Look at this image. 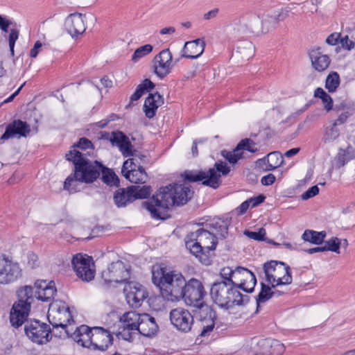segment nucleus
<instances>
[{
	"instance_id": "bf43d9fd",
	"label": "nucleus",
	"mask_w": 355,
	"mask_h": 355,
	"mask_svg": "<svg viewBox=\"0 0 355 355\" xmlns=\"http://www.w3.org/2000/svg\"><path fill=\"white\" fill-rule=\"evenodd\" d=\"M340 43L343 48L348 51L354 48L355 44L353 41L350 40L348 36H345L340 39Z\"/></svg>"
},
{
	"instance_id": "680f3d73",
	"label": "nucleus",
	"mask_w": 355,
	"mask_h": 355,
	"mask_svg": "<svg viewBox=\"0 0 355 355\" xmlns=\"http://www.w3.org/2000/svg\"><path fill=\"white\" fill-rule=\"evenodd\" d=\"M144 92L146 90L152 89L155 87V84L149 79H145L138 85Z\"/></svg>"
},
{
	"instance_id": "cd10ccee",
	"label": "nucleus",
	"mask_w": 355,
	"mask_h": 355,
	"mask_svg": "<svg viewBox=\"0 0 355 355\" xmlns=\"http://www.w3.org/2000/svg\"><path fill=\"white\" fill-rule=\"evenodd\" d=\"M158 330V326L155 318L148 314H141L139 324H137V331L144 336H154Z\"/></svg>"
},
{
	"instance_id": "2eb2a0df",
	"label": "nucleus",
	"mask_w": 355,
	"mask_h": 355,
	"mask_svg": "<svg viewBox=\"0 0 355 355\" xmlns=\"http://www.w3.org/2000/svg\"><path fill=\"white\" fill-rule=\"evenodd\" d=\"M205 293L200 281L193 278L186 282L182 298H184L185 302L189 306H196L203 302Z\"/></svg>"
},
{
	"instance_id": "09e8293b",
	"label": "nucleus",
	"mask_w": 355,
	"mask_h": 355,
	"mask_svg": "<svg viewBox=\"0 0 355 355\" xmlns=\"http://www.w3.org/2000/svg\"><path fill=\"white\" fill-rule=\"evenodd\" d=\"M80 182L75 175L69 176L64 182V189L67 190L69 193H75L78 191V184Z\"/></svg>"
},
{
	"instance_id": "69168bd1",
	"label": "nucleus",
	"mask_w": 355,
	"mask_h": 355,
	"mask_svg": "<svg viewBox=\"0 0 355 355\" xmlns=\"http://www.w3.org/2000/svg\"><path fill=\"white\" fill-rule=\"evenodd\" d=\"M42 47V44L40 41H37L33 48L30 51V55L31 58H36Z\"/></svg>"
},
{
	"instance_id": "a19ab883",
	"label": "nucleus",
	"mask_w": 355,
	"mask_h": 355,
	"mask_svg": "<svg viewBox=\"0 0 355 355\" xmlns=\"http://www.w3.org/2000/svg\"><path fill=\"white\" fill-rule=\"evenodd\" d=\"M73 148L83 153L84 157H87L93 154L94 146L90 140L87 138H81L77 144L73 146Z\"/></svg>"
},
{
	"instance_id": "37998d69",
	"label": "nucleus",
	"mask_w": 355,
	"mask_h": 355,
	"mask_svg": "<svg viewBox=\"0 0 355 355\" xmlns=\"http://www.w3.org/2000/svg\"><path fill=\"white\" fill-rule=\"evenodd\" d=\"M129 189L132 197L133 198V201L137 198H146L151 193L150 187L148 186L141 187L136 185L130 187Z\"/></svg>"
},
{
	"instance_id": "4d7b16f0",
	"label": "nucleus",
	"mask_w": 355,
	"mask_h": 355,
	"mask_svg": "<svg viewBox=\"0 0 355 355\" xmlns=\"http://www.w3.org/2000/svg\"><path fill=\"white\" fill-rule=\"evenodd\" d=\"M319 193V188L317 185L309 188L306 191L302 193L301 198L304 200H306L312 197L315 196Z\"/></svg>"
},
{
	"instance_id": "0e129e2a",
	"label": "nucleus",
	"mask_w": 355,
	"mask_h": 355,
	"mask_svg": "<svg viewBox=\"0 0 355 355\" xmlns=\"http://www.w3.org/2000/svg\"><path fill=\"white\" fill-rule=\"evenodd\" d=\"M275 181V176L271 173L263 176L261 180V184L265 186L271 185L274 183Z\"/></svg>"
},
{
	"instance_id": "58836bf2",
	"label": "nucleus",
	"mask_w": 355,
	"mask_h": 355,
	"mask_svg": "<svg viewBox=\"0 0 355 355\" xmlns=\"http://www.w3.org/2000/svg\"><path fill=\"white\" fill-rule=\"evenodd\" d=\"M114 201L118 207H125L128 203L133 201L129 187L125 191L124 189L116 191L114 195Z\"/></svg>"
},
{
	"instance_id": "8fccbe9b",
	"label": "nucleus",
	"mask_w": 355,
	"mask_h": 355,
	"mask_svg": "<svg viewBox=\"0 0 355 355\" xmlns=\"http://www.w3.org/2000/svg\"><path fill=\"white\" fill-rule=\"evenodd\" d=\"M153 51V46L150 44H145L142 46L139 47L134 52L132 60L134 62H137L141 58L148 55Z\"/></svg>"
},
{
	"instance_id": "5fc2aeb1",
	"label": "nucleus",
	"mask_w": 355,
	"mask_h": 355,
	"mask_svg": "<svg viewBox=\"0 0 355 355\" xmlns=\"http://www.w3.org/2000/svg\"><path fill=\"white\" fill-rule=\"evenodd\" d=\"M233 273H234V269H232L230 267H223L220 270V276L224 279L220 282H223L227 284L228 282L229 284H232V281L233 279Z\"/></svg>"
},
{
	"instance_id": "a18cd8bd",
	"label": "nucleus",
	"mask_w": 355,
	"mask_h": 355,
	"mask_svg": "<svg viewBox=\"0 0 355 355\" xmlns=\"http://www.w3.org/2000/svg\"><path fill=\"white\" fill-rule=\"evenodd\" d=\"M314 95L317 98H320L324 104V108L329 111L333 106V101L331 96L327 94L322 88H317Z\"/></svg>"
},
{
	"instance_id": "b1692460",
	"label": "nucleus",
	"mask_w": 355,
	"mask_h": 355,
	"mask_svg": "<svg viewBox=\"0 0 355 355\" xmlns=\"http://www.w3.org/2000/svg\"><path fill=\"white\" fill-rule=\"evenodd\" d=\"M110 141L112 145L119 147V150L124 157H130L134 155L135 150L133 146L129 140V138L121 132H112Z\"/></svg>"
},
{
	"instance_id": "4468645a",
	"label": "nucleus",
	"mask_w": 355,
	"mask_h": 355,
	"mask_svg": "<svg viewBox=\"0 0 355 355\" xmlns=\"http://www.w3.org/2000/svg\"><path fill=\"white\" fill-rule=\"evenodd\" d=\"M256 282L255 275L248 269L243 267L235 268L232 283L236 289L251 293L254 290Z\"/></svg>"
},
{
	"instance_id": "0eeeda50",
	"label": "nucleus",
	"mask_w": 355,
	"mask_h": 355,
	"mask_svg": "<svg viewBox=\"0 0 355 355\" xmlns=\"http://www.w3.org/2000/svg\"><path fill=\"white\" fill-rule=\"evenodd\" d=\"M230 168L223 162L215 164V168L207 171H191L184 173V179L189 182L201 181L204 185L216 189L220 185V174L227 175Z\"/></svg>"
},
{
	"instance_id": "c03bdc74",
	"label": "nucleus",
	"mask_w": 355,
	"mask_h": 355,
	"mask_svg": "<svg viewBox=\"0 0 355 355\" xmlns=\"http://www.w3.org/2000/svg\"><path fill=\"white\" fill-rule=\"evenodd\" d=\"M340 85V77L338 73H330L326 79L325 87L329 92H334Z\"/></svg>"
},
{
	"instance_id": "ea45409f",
	"label": "nucleus",
	"mask_w": 355,
	"mask_h": 355,
	"mask_svg": "<svg viewBox=\"0 0 355 355\" xmlns=\"http://www.w3.org/2000/svg\"><path fill=\"white\" fill-rule=\"evenodd\" d=\"M340 135V130L336 126V121L325 128L322 141L324 144H331L336 141Z\"/></svg>"
},
{
	"instance_id": "473e14b6",
	"label": "nucleus",
	"mask_w": 355,
	"mask_h": 355,
	"mask_svg": "<svg viewBox=\"0 0 355 355\" xmlns=\"http://www.w3.org/2000/svg\"><path fill=\"white\" fill-rule=\"evenodd\" d=\"M73 334L74 338L78 344L84 347L92 348L93 328L90 329L87 325H81L76 329Z\"/></svg>"
},
{
	"instance_id": "de8ad7c7",
	"label": "nucleus",
	"mask_w": 355,
	"mask_h": 355,
	"mask_svg": "<svg viewBox=\"0 0 355 355\" xmlns=\"http://www.w3.org/2000/svg\"><path fill=\"white\" fill-rule=\"evenodd\" d=\"M249 32L253 34L259 35L264 33L263 26L261 24V20L258 17H255L253 20L249 21L245 25Z\"/></svg>"
},
{
	"instance_id": "49530a36",
	"label": "nucleus",
	"mask_w": 355,
	"mask_h": 355,
	"mask_svg": "<svg viewBox=\"0 0 355 355\" xmlns=\"http://www.w3.org/2000/svg\"><path fill=\"white\" fill-rule=\"evenodd\" d=\"M103 172V181L111 186H117L119 183V180L118 176L110 169H105L104 168L101 171Z\"/></svg>"
},
{
	"instance_id": "338daca9",
	"label": "nucleus",
	"mask_w": 355,
	"mask_h": 355,
	"mask_svg": "<svg viewBox=\"0 0 355 355\" xmlns=\"http://www.w3.org/2000/svg\"><path fill=\"white\" fill-rule=\"evenodd\" d=\"M340 37V34L334 33L329 35L326 39V42L329 45H336Z\"/></svg>"
},
{
	"instance_id": "603ef678",
	"label": "nucleus",
	"mask_w": 355,
	"mask_h": 355,
	"mask_svg": "<svg viewBox=\"0 0 355 355\" xmlns=\"http://www.w3.org/2000/svg\"><path fill=\"white\" fill-rule=\"evenodd\" d=\"M348 161L347 153L345 150L340 149L334 157L333 166L336 168L343 166Z\"/></svg>"
},
{
	"instance_id": "864d4df0",
	"label": "nucleus",
	"mask_w": 355,
	"mask_h": 355,
	"mask_svg": "<svg viewBox=\"0 0 355 355\" xmlns=\"http://www.w3.org/2000/svg\"><path fill=\"white\" fill-rule=\"evenodd\" d=\"M244 234L248 236V238L255 240V241H267V239L266 238V230L263 227L260 228L259 230V232H251L249 230H245L244 232Z\"/></svg>"
},
{
	"instance_id": "f3484780",
	"label": "nucleus",
	"mask_w": 355,
	"mask_h": 355,
	"mask_svg": "<svg viewBox=\"0 0 355 355\" xmlns=\"http://www.w3.org/2000/svg\"><path fill=\"white\" fill-rule=\"evenodd\" d=\"M153 71L161 79L169 74L174 66L173 55L168 49L161 51L153 60Z\"/></svg>"
},
{
	"instance_id": "774afa93",
	"label": "nucleus",
	"mask_w": 355,
	"mask_h": 355,
	"mask_svg": "<svg viewBox=\"0 0 355 355\" xmlns=\"http://www.w3.org/2000/svg\"><path fill=\"white\" fill-rule=\"evenodd\" d=\"M144 94V92L141 90V89L137 86L135 92L131 95L130 99V101H136L137 100H139L141 96L142 95Z\"/></svg>"
},
{
	"instance_id": "72a5a7b5",
	"label": "nucleus",
	"mask_w": 355,
	"mask_h": 355,
	"mask_svg": "<svg viewBox=\"0 0 355 355\" xmlns=\"http://www.w3.org/2000/svg\"><path fill=\"white\" fill-rule=\"evenodd\" d=\"M255 47L250 41H243L238 44L235 54L241 59L249 60L254 55Z\"/></svg>"
},
{
	"instance_id": "4be33fe9",
	"label": "nucleus",
	"mask_w": 355,
	"mask_h": 355,
	"mask_svg": "<svg viewBox=\"0 0 355 355\" xmlns=\"http://www.w3.org/2000/svg\"><path fill=\"white\" fill-rule=\"evenodd\" d=\"M64 28L72 37L82 35L86 30L84 16L76 12L70 14L65 19Z\"/></svg>"
},
{
	"instance_id": "aec40b11",
	"label": "nucleus",
	"mask_w": 355,
	"mask_h": 355,
	"mask_svg": "<svg viewBox=\"0 0 355 355\" xmlns=\"http://www.w3.org/2000/svg\"><path fill=\"white\" fill-rule=\"evenodd\" d=\"M141 317V314L135 311L125 313L120 318L123 329L119 331V336L125 340L130 341L132 340V338L130 331L137 330V324H139Z\"/></svg>"
},
{
	"instance_id": "6ab92c4d",
	"label": "nucleus",
	"mask_w": 355,
	"mask_h": 355,
	"mask_svg": "<svg viewBox=\"0 0 355 355\" xmlns=\"http://www.w3.org/2000/svg\"><path fill=\"white\" fill-rule=\"evenodd\" d=\"M170 320L177 329L182 331H189L193 322V318L191 313L182 307L171 311Z\"/></svg>"
},
{
	"instance_id": "e433bc0d",
	"label": "nucleus",
	"mask_w": 355,
	"mask_h": 355,
	"mask_svg": "<svg viewBox=\"0 0 355 355\" xmlns=\"http://www.w3.org/2000/svg\"><path fill=\"white\" fill-rule=\"evenodd\" d=\"M266 161H267L266 170L272 171L283 164L284 158L280 153L275 151L268 153L266 158L259 159L260 162H265Z\"/></svg>"
},
{
	"instance_id": "a211bd4d",
	"label": "nucleus",
	"mask_w": 355,
	"mask_h": 355,
	"mask_svg": "<svg viewBox=\"0 0 355 355\" xmlns=\"http://www.w3.org/2000/svg\"><path fill=\"white\" fill-rule=\"evenodd\" d=\"M244 150L254 153L258 151V147L253 140L244 139L238 144L237 146L232 151L223 150L222 155L230 164H234L243 157Z\"/></svg>"
},
{
	"instance_id": "39448f33",
	"label": "nucleus",
	"mask_w": 355,
	"mask_h": 355,
	"mask_svg": "<svg viewBox=\"0 0 355 355\" xmlns=\"http://www.w3.org/2000/svg\"><path fill=\"white\" fill-rule=\"evenodd\" d=\"M18 301L15 302L10 314L12 327H19L26 320L33 301V288L30 286L20 288L17 291Z\"/></svg>"
},
{
	"instance_id": "9b49d317",
	"label": "nucleus",
	"mask_w": 355,
	"mask_h": 355,
	"mask_svg": "<svg viewBox=\"0 0 355 355\" xmlns=\"http://www.w3.org/2000/svg\"><path fill=\"white\" fill-rule=\"evenodd\" d=\"M101 277L107 284L123 282L130 277L129 268L121 261L113 262L102 271Z\"/></svg>"
},
{
	"instance_id": "ddd939ff",
	"label": "nucleus",
	"mask_w": 355,
	"mask_h": 355,
	"mask_svg": "<svg viewBox=\"0 0 355 355\" xmlns=\"http://www.w3.org/2000/svg\"><path fill=\"white\" fill-rule=\"evenodd\" d=\"M21 276V269L19 264L0 255V284H8L17 281Z\"/></svg>"
},
{
	"instance_id": "3c124183",
	"label": "nucleus",
	"mask_w": 355,
	"mask_h": 355,
	"mask_svg": "<svg viewBox=\"0 0 355 355\" xmlns=\"http://www.w3.org/2000/svg\"><path fill=\"white\" fill-rule=\"evenodd\" d=\"M261 24L263 26L264 33H268L270 30L275 28L277 24L273 15H265L262 20H261Z\"/></svg>"
},
{
	"instance_id": "052dcab7",
	"label": "nucleus",
	"mask_w": 355,
	"mask_h": 355,
	"mask_svg": "<svg viewBox=\"0 0 355 355\" xmlns=\"http://www.w3.org/2000/svg\"><path fill=\"white\" fill-rule=\"evenodd\" d=\"M272 15L276 21V23L278 24L279 21H284L288 17V11L286 10H280L277 12H275Z\"/></svg>"
},
{
	"instance_id": "c85d7f7f",
	"label": "nucleus",
	"mask_w": 355,
	"mask_h": 355,
	"mask_svg": "<svg viewBox=\"0 0 355 355\" xmlns=\"http://www.w3.org/2000/svg\"><path fill=\"white\" fill-rule=\"evenodd\" d=\"M30 132L28 125L26 122L20 120L15 121L9 124L4 134L1 136V139H8L14 137L16 135L25 137Z\"/></svg>"
},
{
	"instance_id": "4c0bfd02",
	"label": "nucleus",
	"mask_w": 355,
	"mask_h": 355,
	"mask_svg": "<svg viewBox=\"0 0 355 355\" xmlns=\"http://www.w3.org/2000/svg\"><path fill=\"white\" fill-rule=\"evenodd\" d=\"M282 293H284L283 291H279L275 288L272 290V288L269 286L261 284V289L257 299V309L261 303L268 301L274 295H280Z\"/></svg>"
},
{
	"instance_id": "393cba45",
	"label": "nucleus",
	"mask_w": 355,
	"mask_h": 355,
	"mask_svg": "<svg viewBox=\"0 0 355 355\" xmlns=\"http://www.w3.org/2000/svg\"><path fill=\"white\" fill-rule=\"evenodd\" d=\"M35 287L36 297L43 302L51 300L57 291L53 281L47 282L46 280H37L35 283Z\"/></svg>"
},
{
	"instance_id": "7c9ffc66",
	"label": "nucleus",
	"mask_w": 355,
	"mask_h": 355,
	"mask_svg": "<svg viewBox=\"0 0 355 355\" xmlns=\"http://www.w3.org/2000/svg\"><path fill=\"white\" fill-rule=\"evenodd\" d=\"M176 205L186 204L193 196V191L187 183L172 186Z\"/></svg>"
},
{
	"instance_id": "7ed1b4c3",
	"label": "nucleus",
	"mask_w": 355,
	"mask_h": 355,
	"mask_svg": "<svg viewBox=\"0 0 355 355\" xmlns=\"http://www.w3.org/2000/svg\"><path fill=\"white\" fill-rule=\"evenodd\" d=\"M65 156L67 160L73 163L74 175L81 182H93L99 177L103 168L100 162H90L87 157L83 156V153L76 149L71 150Z\"/></svg>"
},
{
	"instance_id": "423d86ee",
	"label": "nucleus",
	"mask_w": 355,
	"mask_h": 355,
	"mask_svg": "<svg viewBox=\"0 0 355 355\" xmlns=\"http://www.w3.org/2000/svg\"><path fill=\"white\" fill-rule=\"evenodd\" d=\"M144 205L153 218L164 219L166 210L176 205L172 185L161 188L149 202H145Z\"/></svg>"
},
{
	"instance_id": "20e7f679",
	"label": "nucleus",
	"mask_w": 355,
	"mask_h": 355,
	"mask_svg": "<svg viewBox=\"0 0 355 355\" xmlns=\"http://www.w3.org/2000/svg\"><path fill=\"white\" fill-rule=\"evenodd\" d=\"M211 296L214 301L221 307L229 309L234 305H241L248 300V296L242 295L232 284L215 282L211 288Z\"/></svg>"
},
{
	"instance_id": "1a4fd4ad",
	"label": "nucleus",
	"mask_w": 355,
	"mask_h": 355,
	"mask_svg": "<svg viewBox=\"0 0 355 355\" xmlns=\"http://www.w3.org/2000/svg\"><path fill=\"white\" fill-rule=\"evenodd\" d=\"M48 319L53 327L62 328H67L73 321L68 305L62 300H55L49 305Z\"/></svg>"
},
{
	"instance_id": "bb28decb",
	"label": "nucleus",
	"mask_w": 355,
	"mask_h": 355,
	"mask_svg": "<svg viewBox=\"0 0 355 355\" xmlns=\"http://www.w3.org/2000/svg\"><path fill=\"white\" fill-rule=\"evenodd\" d=\"M309 55L315 70L321 72L329 67L331 60L327 55L322 53L320 47L313 48Z\"/></svg>"
},
{
	"instance_id": "13d9d810",
	"label": "nucleus",
	"mask_w": 355,
	"mask_h": 355,
	"mask_svg": "<svg viewBox=\"0 0 355 355\" xmlns=\"http://www.w3.org/2000/svg\"><path fill=\"white\" fill-rule=\"evenodd\" d=\"M18 36H19L18 31H17L15 29H11L10 35H9L8 40H9V46H10L12 55H14L15 43L16 40L18 39Z\"/></svg>"
},
{
	"instance_id": "6e6552de",
	"label": "nucleus",
	"mask_w": 355,
	"mask_h": 355,
	"mask_svg": "<svg viewBox=\"0 0 355 355\" xmlns=\"http://www.w3.org/2000/svg\"><path fill=\"white\" fill-rule=\"evenodd\" d=\"M263 270L267 282L272 288L292 283L291 270L286 263L270 261L264 263Z\"/></svg>"
},
{
	"instance_id": "2f4dec72",
	"label": "nucleus",
	"mask_w": 355,
	"mask_h": 355,
	"mask_svg": "<svg viewBox=\"0 0 355 355\" xmlns=\"http://www.w3.org/2000/svg\"><path fill=\"white\" fill-rule=\"evenodd\" d=\"M259 345L262 355H282L284 352V345L277 340L265 339Z\"/></svg>"
},
{
	"instance_id": "5701e85b",
	"label": "nucleus",
	"mask_w": 355,
	"mask_h": 355,
	"mask_svg": "<svg viewBox=\"0 0 355 355\" xmlns=\"http://www.w3.org/2000/svg\"><path fill=\"white\" fill-rule=\"evenodd\" d=\"M112 336L108 331L102 327H93V343L91 349L105 351L112 345Z\"/></svg>"
},
{
	"instance_id": "79ce46f5",
	"label": "nucleus",
	"mask_w": 355,
	"mask_h": 355,
	"mask_svg": "<svg viewBox=\"0 0 355 355\" xmlns=\"http://www.w3.org/2000/svg\"><path fill=\"white\" fill-rule=\"evenodd\" d=\"M130 182L135 184L144 183L147 179V174L141 166H138L137 168L134 169L131 173L125 176Z\"/></svg>"
},
{
	"instance_id": "c9c22d12",
	"label": "nucleus",
	"mask_w": 355,
	"mask_h": 355,
	"mask_svg": "<svg viewBox=\"0 0 355 355\" xmlns=\"http://www.w3.org/2000/svg\"><path fill=\"white\" fill-rule=\"evenodd\" d=\"M327 233L325 231L317 232L311 230H306L302 234V239L312 244L320 245L323 243Z\"/></svg>"
},
{
	"instance_id": "f8f14e48",
	"label": "nucleus",
	"mask_w": 355,
	"mask_h": 355,
	"mask_svg": "<svg viewBox=\"0 0 355 355\" xmlns=\"http://www.w3.org/2000/svg\"><path fill=\"white\" fill-rule=\"evenodd\" d=\"M25 334L32 342L44 344L51 339V329L48 324L38 320L28 322L24 327Z\"/></svg>"
},
{
	"instance_id": "dca6fc26",
	"label": "nucleus",
	"mask_w": 355,
	"mask_h": 355,
	"mask_svg": "<svg viewBox=\"0 0 355 355\" xmlns=\"http://www.w3.org/2000/svg\"><path fill=\"white\" fill-rule=\"evenodd\" d=\"M196 308V314L200 321L202 329L200 336H205L211 332L215 325L216 313L211 306L203 302L193 306Z\"/></svg>"
},
{
	"instance_id": "9d476101",
	"label": "nucleus",
	"mask_w": 355,
	"mask_h": 355,
	"mask_svg": "<svg viewBox=\"0 0 355 355\" xmlns=\"http://www.w3.org/2000/svg\"><path fill=\"white\" fill-rule=\"evenodd\" d=\"M71 263L77 276L84 282H90L96 273L95 265L92 257L77 254L73 256Z\"/></svg>"
},
{
	"instance_id": "c756f323",
	"label": "nucleus",
	"mask_w": 355,
	"mask_h": 355,
	"mask_svg": "<svg viewBox=\"0 0 355 355\" xmlns=\"http://www.w3.org/2000/svg\"><path fill=\"white\" fill-rule=\"evenodd\" d=\"M163 103L164 98L158 92L150 94L146 98L144 105V112L146 117L153 118L155 115L157 108Z\"/></svg>"
},
{
	"instance_id": "f257e3e1",
	"label": "nucleus",
	"mask_w": 355,
	"mask_h": 355,
	"mask_svg": "<svg viewBox=\"0 0 355 355\" xmlns=\"http://www.w3.org/2000/svg\"><path fill=\"white\" fill-rule=\"evenodd\" d=\"M152 281L165 300L173 302L182 298L186 280L181 273L155 265L152 268Z\"/></svg>"
},
{
	"instance_id": "f704fd0d",
	"label": "nucleus",
	"mask_w": 355,
	"mask_h": 355,
	"mask_svg": "<svg viewBox=\"0 0 355 355\" xmlns=\"http://www.w3.org/2000/svg\"><path fill=\"white\" fill-rule=\"evenodd\" d=\"M349 245L346 239H340L336 236L331 237L324 242V250L331 251L336 254L340 253V248L346 250Z\"/></svg>"
},
{
	"instance_id": "a878e982",
	"label": "nucleus",
	"mask_w": 355,
	"mask_h": 355,
	"mask_svg": "<svg viewBox=\"0 0 355 355\" xmlns=\"http://www.w3.org/2000/svg\"><path fill=\"white\" fill-rule=\"evenodd\" d=\"M205 42L202 38L187 42L182 49V57L189 59H196L204 52Z\"/></svg>"
},
{
	"instance_id": "412c9836",
	"label": "nucleus",
	"mask_w": 355,
	"mask_h": 355,
	"mask_svg": "<svg viewBox=\"0 0 355 355\" xmlns=\"http://www.w3.org/2000/svg\"><path fill=\"white\" fill-rule=\"evenodd\" d=\"M128 304L135 308L139 307L142 302L147 297L145 288L140 284L130 283L124 288Z\"/></svg>"
},
{
	"instance_id": "e2e57ef3",
	"label": "nucleus",
	"mask_w": 355,
	"mask_h": 355,
	"mask_svg": "<svg viewBox=\"0 0 355 355\" xmlns=\"http://www.w3.org/2000/svg\"><path fill=\"white\" fill-rule=\"evenodd\" d=\"M219 12V9L218 8H215L207 12L203 15V19L205 20L209 21L216 18Z\"/></svg>"
},
{
	"instance_id": "f03ea898",
	"label": "nucleus",
	"mask_w": 355,
	"mask_h": 355,
	"mask_svg": "<svg viewBox=\"0 0 355 355\" xmlns=\"http://www.w3.org/2000/svg\"><path fill=\"white\" fill-rule=\"evenodd\" d=\"M186 248L204 265L211 263V257L217 245L216 237L205 230L188 234L185 239Z\"/></svg>"
},
{
	"instance_id": "6e6d98bb",
	"label": "nucleus",
	"mask_w": 355,
	"mask_h": 355,
	"mask_svg": "<svg viewBox=\"0 0 355 355\" xmlns=\"http://www.w3.org/2000/svg\"><path fill=\"white\" fill-rule=\"evenodd\" d=\"M133 160V159H128L123 163L121 173L124 176H126L129 172L131 173V171L137 168V166Z\"/></svg>"
}]
</instances>
